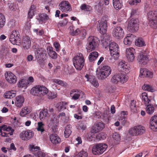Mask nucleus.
<instances>
[{
  "mask_svg": "<svg viewBox=\"0 0 157 157\" xmlns=\"http://www.w3.org/2000/svg\"><path fill=\"white\" fill-rule=\"evenodd\" d=\"M5 77L6 80L10 84L15 83L17 79L16 75L10 71H7L5 73Z\"/></svg>",
  "mask_w": 157,
  "mask_h": 157,
  "instance_id": "4468645a",
  "label": "nucleus"
},
{
  "mask_svg": "<svg viewBox=\"0 0 157 157\" xmlns=\"http://www.w3.org/2000/svg\"><path fill=\"white\" fill-rule=\"evenodd\" d=\"M56 117H57V119L60 118L61 122H63L64 123H66L68 121V117L66 116L65 113L62 112Z\"/></svg>",
  "mask_w": 157,
  "mask_h": 157,
  "instance_id": "f704fd0d",
  "label": "nucleus"
},
{
  "mask_svg": "<svg viewBox=\"0 0 157 157\" xmlns=\"http://www.w3.org/2000/svg\"><path fill=\"white\" fill-rule=\"evenodd\" d=\"M52 81L53 82L63 86H66L67 85L66 83L59 79L53 78L52 79Z\"/></svg>",
  "mask_w": 157,
  "mask_h": 157,
  "instance_id": "de8ad7c7",
  "label": "nucleus"
},
{
  "mask_svg": "<svg viewBox=\"0 0 157 157\" xmlns=\"http://www.w3.org/2000/svg\"><path fill=\"white\" fill-rule=\"evenodd\" d=\"M142 88L145 90L153 92L155 89L152 86L147 84H145L142 86Z\"/></svg>",
  "mask_w": 157,
  "mask_h": 157,
  "instance_id": "c03bdc74",
  "label": "nucleus"
},
{
  "mask_svg": "<svg viewBox=\"0 0 157 157\" xmlns=\"http://www.w3.org/2000/svg\"><path fill=\"white\" fill-rule=\"evenodd\" d=\"M113 6L116 10L120 9L121 8L122 6V0H115L113 1Z\"/></svg>",
  "mask_w": 157,
  "mask_h": 157,
  "instance_id": "58836bf2",
  "label": "nucleus"
},
{
  "mask_svg": "<svg viewBox=\"0 0 157 157\" xmlns=\"http://www.w3.org/2000/svg\"><path fill=\"white\" fill-rule=\"evenodd\" d=\"M133 36L131 34H128L124 38L123 43L125 45H129L132 43L133 40Z\"/></svg>",
  "mask_w": 157,
  "mask_h": 157,
  "instance_id": "473e14b6",
  "label": "nucleus"
},
{
  "mask_svg": "<svg viewBox=\"0 0 157 157\" xmlns=\"http://www.w3.org/2000/svg\"><path fill=\"white\" fill-rule=\"evenodd\" d=\"M79 93L80 91L76 90H73L71 91L70 94L72 99L76 100L80 96Z\"/></svg>",
  "mask_w": 157,
  "mask_h": 157,
  "instance_id": "c9c22d12",
  "label": "nucleus"
},
{
  "mask_svg": "<svg viewBox=\"0 0 157 157\" xmlns=\"http://www.w3.org/2000/svg\"><path fill=\"white\" fill-rule=\"evenodd\" d=\"M8 6L9 9L11 11H14L17 9V4L16 3H12L10 2H8Z\"/></svg>",
  "mask_w": 157,
  "mask_h": 157,
  "instance_id": "8fccbe9b",
  "label": "nucleus"
},
{
  "mask_svg": "<svg viewBox=\"0 0 157 157\" xmlns=\"http://www.w3.org/2000/svg\"><path fill=\"white\" fill-rule=\"evenodd\" d=\"M39 23L42 24L43 23H45L48 20L50 19V18L45 13L40 14L39 17L36 18Z\"/></svg>",
  "mask_w": 157,
  "mask_h": 157,
  "instance_id": "bb28decb",
  "label": "nucleus"
},
{
  "mask_svg": "<svg viewBox=\"0 0 157 157\" xmlns=\"http://www.w3.org/2000/svg\"><path fill=\"white\" fill-rule=\"evenodd\" d=\"M48 92L47 88L43 86L37 85L31 90L30 93L33 95L41 97L45 95Z\"/></svg>",
  "mask_w": 157,
  "mask_h": 157,
  "instance_id": "39448f33",
  "label": "nucleus"
},
{
  "mask_svg": "<svg viewBox=\"0 0 157 157\" xmlns=\"http://www.w3.org/2000/svg\"><path fill=\"white\" fill-rule=\"evenodd\" d=\"M59 9L62 12L68 13L72 10V8L69 2L66 1H63L59 5Z\"/></svg>",
  "mask_w": 157,
  "mask_h": 157,
  "instance_id": "ddd939ff",
  "label": "nucleus"
},
{
  "mask_svg": "<svg viewBox=\"0 0 157 157\" xmlns=\"http://www.w3.org/2000/svg\"><path fill=\"white\" fill-rule=\"evenodd\" d=\"M99 40L95 36H90L87 39L86 45V49L87 52L94 50L98 46Z\"/></svg>",
  "mask_w": 157,
  "mask_h": 157,
  "instance_id": "f257e3e1",
  "label": "nucleus"
},
{
  "mask_svg": "<svg viewBox=\"0 0 157 157\" xmlns=\"http://www.w3.org/2000/svg\"><path fill=\"white\" fill-rule=\"evenodd\" d=\"M45 51L43 48H40L38 49L35 52L36 57V58L39 59H43V56L45 55Z\"/></svg>",
  "mask_w": 157,
  "mask_h": 157,
  "instance_id": "2f4dec72",
  "label": "nucleus"
},
{
  "mask_svg": "<svg viewBox=\"0 0 157 157\" xmlns=\"http://www.w3.org/2000/svg\"><path fill=\"white\" fill-rule=\"evenodd\" d=\"M49 139L51 142L54 145H56L61 142L60 138L56 134H52L49 136Z\"/></svg>",
  "mask_w": 157,
  "mask_h": 157,
  "instance_id": "a878e982",
  "label": "nucleus"
},
{
  "mask_svg": "<svg viewBox=\"0 0 157 157\" xmlns=\"http://www.w3.org/2000/svg\"><path fill=\"white\" fill-rule=\"evenodd\" d=\"M79 127V128L82 130H85L86 128V124L83 123H80Z\"/></svg>",
  "mask_w": 157,
  "mask_h": 157,
  "instance_id": "774afa93",
  "label": "nucleus"
},
{
  "mask_svg": "<svg viewBox=\"0 0 157 157\" xmlns=\"http://www.w3.org/2000/svg\"><path fill=\"white\" fill-rule=\"evenodd\" d=\"M24 101V98L22 96L19 95L16 98L15 104L18 107H21L23 105Z\"/></svg>",
  "mask_w": 157,
  "mask_h": 157,
  "instance_id": "7c9ffc66",
  "label": "nucleus"
},
{
  "mask_svg": "<svg viewBox=\"0 0 157 157\" xmlns=\"http://www.w3.org/2000/svg\"><path fill=\"white\" fill-rule=\"evenodd\" d=\"M128 80V77L126 75L116 73L112 77L111 81L114 84H117L119 83H124L126 82Z\"/></svg>",
  "mask_w": 157,
  "mask_h": 157,
  "instance_id": "0eeeda50",
  "label": "nucleus"
},
{
  "mask_svg": "<svg viewBox=\"0 0 157 157\" xmlns=\"http://www.w3.org/2000/svg\"><path fill=\"white\" fill-rule=\"evenodd\" d=\"M17 92L15 90L8 91L4 94V96L6 98H11L16 96Z\"/></svg>",
  "mask_w": 157,
  "mask_h": 157,
  "instance_id": "e433bc0d",
  "label": "nucleus"
},
{
  "mask_svg": "<svg viewBox=\"0 0 157 157\" xmlns=\"http://www.w3.org/2000/svg\"><path fill=\"white\" fill-rule=\"evenodd\" d=\"M142 101L146 106V110L147 113L151 115L154 112L155 108L151 104V100L145 92L143 93L141 95Z\"/></svg>",
  "mask_w": 157,
  "mask_h": 157,
  "instance_id": "f03ea898",
  "label": "nucleus"
},
{
  "mask_svg": "<svg viewBox=\"0 0 157 157\" xmlns=\"http://www.w3.org/2000/svg\"><path fill=\"white\" fill-rule=\"evenodd\" d=\"M88 154L86 152L82 151L79 152L76 155V157H87Z\"/></svg>",
  "mask_w": 157,
  "mask_h": 157,
  "instance_id": "bf43d9fd",
  "label": "nucleus"
},
{
  "mask_svg": "<svg viewBox=\"0 0 157 157\" xmlns=\"http://www.w3.org/2000/svg\"><path fill=\"white\" fill-rule=\"evenodd\" d=\"M106 134L102 132L97 134L96 136V138L97 139L101 140L105 139L106 137Z\"/></svg>",
  "mask_w": 157,
  "mask_h": 157,
  "instance_id": "5fc2aeb1",
  "label": "nucleus"
},
{
  "mask_svg": "<svg viewBox=\"0 0 157 157\" xmlns=\"http://www.w3.org/2000/svg\"><path fill=\"white\" fill-rule=\"evenodd\" d=\"M107 148V145L104 143H99L94 146L92 151L94 155H100L102 154Z\"/></svg>",
  "mask_w": 157,
  "mask_h": 157,
  "instance_id": "6e6552de",
  "label": "nucleus"
},
{
  "mask_svg": "<svg viewBox=\"0 0 157 157\" xmlns=\"http://www.w3.org/2000/svg\"><path fill=\"white\" fill-rule=\"evenodd\" d=\"M33 135V132L31 130H28L21 132L19 136L22 140H29L32 138Z\"/></svg>",
  "mask_w": 157,
  "mask_h": 157,
  "instance_id": "f3484780",
  "label": "nucleus"
},
{
  "mask_svg": "<svg viewBox=\"0 0 157 157\" xmlns=\"http://www.w3.org/2000/svg\"><path fill=\"white\" fill-rule=\"evenodd\" d=\"M29 148L36 157H45L46 154L43 151H40V147L35 146L33 145H30Z\"/></svg>",
  "mask_w": 157,
  "mask_h": 157,
  "instance_id": "9b49d317",
  "label": "nucleus"
},
{
  "mask_svg": "<svg viewBox=\"0 0 157 157\" xmlns=\"http://www.w3.org/2000/svg\"><path fill=\"white\" fill-rule=\"evenodd\" d=\"M145 75V77L152 78L153 77V73L151 71L147 70V72Z\"/></svg>",
  "mask_w": 157,
  "mask_h": 157,
  "instance_id": "69168bd1",
  "label": "nucleus"
},
{
  "mask_svg": "<svg viewBox=\"0 0 157 157\" xmlns=\"http://www.w3.org/2000/svg\"><path fill=\"white\" fill-rule=\"evenodd\" d=\"M71 125H67L65 128L64 131V136L66 138H68L71 133Z\"/></svg>",
  "mask_w": 157,
  "mask_h": 157,
  "instance_id": "79ce46f5",
  "label": "nucleus"
},
{
  "mask_svg": "<svg viewBox=\"0 0 157 157\" xmlns=\"http://www.w3.org/2000/svg\"><path fill=\"white\" fill-rule=\"evenodd\" d=\"M85 59L82 54L78 53L73 58V64L75 68L80 70L84 66Z\"/></svg>",
  "mask_w": 157,
  "mask_h": 157,
  "instance_id": "20e7f679",
  "label": "nucleus"
},
{
  "mask_svg": "<svg viewBox=\"0 0 157 157\" xmlns=\"http://www.w3.org/2000/svg\"><path fill=\"white\" fill-rule=\"evenodd\" d=\"M139 28V20L136 18H132L128 22L127 29L131 32H134L138 30Z\"/></svg>",
  "mask_w": 157,
  "mask_h": 157,
  "instance_id": "1a4fd4ad",
  "label": "nucleus"
},
{
  "mask_svg": "<svg viewBox=\"0 0 157 157\" xmlns=\"http://www.w3.org/2000/svg\"><path fill=\"white\" fill-rule=\"evenodd\" d=\"M147 69L144 68H141L140 70V76L141 77H145V75L147 72Z\"/></svg>",
  "mask_w": 157,
  "mask_h": 157,
  "instance_id": "052dcab7",
  "label": "nucleus"
},
{
  "mask_svg": "<svg viewBox=\"0 0 157 157\" xmlns=\"http://www.w3.org/2000/svg\"><path fill=\"white\" fill-rule=\"evenodd\" d=\"M47 49L49 56L53 59H56L57 58V55L55 52L53 50L52 48L49 47Z\"/></svg>",
  "mask_w": 157,
  "mask_h": 157,
  "instance_id": "4c0bfd02",
  "label": "nucleus"
},
{
  "mask_svg": "<svg viewBox=\"0 0 157 157\" xmlns=\"http://www.w3.org/2000/svg\"><path fill=\"white\" fill-rule=\"evenodd\" d=\"M36 11V6L34 5H32L28 12L29 17L30 18H32L34 15Z\"/></svg>",
  "mask_w": 157,
  "mask_h": 157,
  "instance_id": "ea45409f",
  "label": "nucleus"
},
{
  "mask_svg": "<svg viewBox=\"0 0 157 157\" xmlns=\"http://www.w3.org/2000/svg\"><path fill=\"white\" fill-rule=\"evenodd\" d=\"M59 120L57 119V117L56 116L53 117L51 120L48 121V125L49 127H50L53 130L56 128L58 124Z\"/></svg>",
  "mask_w": 157,
  "mask_h": 157,
  "instance_id": "4be33fe9",
  "label": "nucleus"
},
{
  "mask_svg": "<svg viewBox=\"0 0 157 157\" xmlns=\"http://www.w3.org/2000/svg\"><path fill=\"white\" fill-rule=\"evenodd\" d=\"M2 126L3 127V130L4 131H6V132L11 131V132H8V134H9L10 135H12L13 132H14V130L13 129H12L11 128V127H7L6 126Z\"/></svg>",
  "mask_w": 157,
  "mask_h": 157,
  "instance_id": "4d7b16f0",
  "label": "nucleus"
},
{
  "mask_svg": "<svg viewBox=\"0 0 157 157\" xmlns=\"http://www.w3.org/2000/svg\"><path fill=\"white\" fill-rule=\"evenodd\" d=\"M54 45L57 52H59L60 50V44L57 42H55L54 43Z\"/></svg>",
  "mask_w": 157,
  "mask_h": 157,
  "instance_id": "338daca9",
  "label": "nucleus"
},
{
  "mask_svg": "<svg viewBox=\"0 0 157 157\" xmlns=\"http://www.w3.org/2000/svg\"><path fill=\"white\" fill-rule=\"evenodd\" d=\"M80 9L81 11L86 13H90L92 10V7L86 4H83L81 6Z\"/></svg>",
  "mask_w": 157,
  "mask_h": 157,
  "instance_id": "c756f323",
  "label": "nucleus"
},
{
  "mask_svg": "<svg viewBox=\"0 0 157 157\" xmlns=\"http://www.w3.org/2000/svg\"><path fill=\"white\" fill-rule=\"evenodd\" d=\"M17 85L18 87L20 88H26L27 86V84L26 82L23 79L19 80Z\"/></svg>",
  "mask_w": 157,
  "mask_h": 157,
  "instance_id": "603ef678",
  "label": "nucleus"
},
{
  "mask_svg": "<svg viewBox=\"0 0 157 157\" xmlns=\"http://www.w3.org/2000/svg\"><path fill=\"white\" fill-rule=\"evenodd\" d=\"M136 101L134 100H132L131 102L130 107L132 112L135 113L136 111Z\"/></svg>",
  "mask_w": 157,
  "mask_h": 157,
  "instance_id": "864d4df0",
  "label": "nucleus"
},
{
  "mask_svg": "<svg viewBox=\"0 0 157 157\" xmlns=\"http://www.w3.org/2000/svg\"><path fill=\"white\" fill-rule=\"evenodd\" d=\"M20 34L18 31L14 30L10 34V41L13 44H17V43L20 41Z\"/></svg>",
  "mask_w": 157,
  "mask_h": 157,
  "instance_id": "f8f14e48",
  "label": "nucleus"
},
{
  "mask_svg": "<svg viewBox=\"0 0 157 157\" xmlns=\"http://www.w3.org/2000/svg\"><path fill=\"white\" fill-rule=\"evenodd\" d=\"M32 111V108L29 106H27L24 107L21 109L20 113V116L23 117H25L26 116L30 114Z\"/></svg>",
  "mask_w": 157,
  "mask_h": 157,
  "instance_id": "b1692460",
  "label": "nucleus"
},
{
  "mask_svg": "<svg viewBox=\"0 0 157 157\" xmlns=\"http://www.w3.org/2000/svg\"><path fill=\"white\" fill-rule=\"evenodd\" d=\"M112 34L116 38L120 39L123 38L124 35V30L121 27L116 26L113 29Z\"/></svg>",
  "mask_w": 157,
  "mask_h": 157,
  "instance_id": "9d476101",
  "label": "nucleus"
},
{
  "mask_svg": "<svg viewBox=\"0 0 157 157\" xmlns=\"http://www.w3.org/2000/svg\"><path fill=\"white\" fill-rule=\"evenodd\" d=\"M118 68L119 70L125 74H127L130 72L129 65L127 62L124 61H122L119 63Z\"/></svg>",
  "mask_w": 157,
  "mask_h": 157,
  "instance_id": "2eb2a0df",
  "label": "nucleus"
},
{
  "mask_svg": "<svg viewBox=\"0 0 157 157\" xmlns=\"http://www.w3.org/2000/svg\"><path fill=\"white\" fill-rule=\"evenodd\" d=\"M149 127L151 130L157 131V115L153 116L151 118Z\"/></svg>",
  "mask_w": 157,
  "mask_h": 157,
  "instance_id": "412c9836",
  "label": "nucleus"
},
{
  "mask_svg": "<svg viewBox=\"0 0 157 157\" xmlns=\"http://www.w3.org/2000/svg\"><path fill=\"white\" fill-rule=\"evenodd\" d=\"M48 96L49 99H53L56 97V94L51 92H48Z\"/></svg>",
  "mask_w": 157,
  "mask_h": 157,
  "instance_id": "680f3d73",
  "label": "nucleus"
},
{
  "mask_svg": "<svg viewBox=\"0 0 157 157\" xmlns=\"http://www.w3.org/2000/svg\"><path fill=\"white\" fill-rule=\"evenodd\" d=\"M6 18L5 17L0 13V29L2 28L6 23Z\"/></svg>",
  "mask_w": 157,
  "mask_h": 157,
  "instance_id": "3c124183",
  "label": "nucleus"
},
{
  "mask_svg": "<svg viewBox=\"0 0 157 157\" xmlns=\"http://www.w3.org/2000/svg\"><path fill=\"white\" fill-rule=\"evenodd\" d=\"M44 124L42 122L38 123V127L37 129L38 131L40 132L41 133L44 131Z\"/></svg>",
  "mask_w": 157,
  "mask_h": 157,
  "instance_id": "6e6d98bb",
  "label": "nucleus"
},
{
  "mask_svg": "<svg viewBox=\"0 0 157 157\" xmlns=\"http://www.w3.org/2000/svg\"><path fill=\"white\" fill-rule=\"evenodd\" d=\"M137 135L142 134L145 132V128L142 126L139 125L136 126Z\"/></svg>",
  "mask_w": 157,
  "mask_h": 157,
  "instance_id": "49530a36",
  "label": "nucleus"
},
{
  "mask_svg": "<svg viewBox=\"0 0 157 157\" xmlns=\"http://www.w3.org/2000/svg\"><path fill=\"white\" fill-rule=\"evenodd\" d=\"M31 44V39L29 36L23 38L21 44L22 47L25 49H28L30 47Z\"/></svg>",
  "mask_w": 157,
  "mask_h": 157,
  "instance_id": "5701e85b",
  "label": "nucleus"
},
{
  "mask_svg": "<svg viewBox=\"0 0 157 157\" xmlns=\"http://www.w3.org/2000/svg\"><path fill=\"white\" fill-rule=\"evenodd\" d=\"M16 20L14 19H10L8 22L7 26L9 28H13L17 25Z\"/></svg>",
  "mask_w": 157,
  "mask_h": 157,
  "instance_id": "09e8293b",
  "label": "nucleus"
},
{
  "mask_svg": "<svg viewBox=\"0 0 157 157\" xmlns=\"http://www.w3.org/2000/svg\"><path fill=\"white\" fill-rule=\"evenodd\" d=\"M70 29L71 30V33L72 35H77L80 34L81 35H82L83 38H84L86 35V30L84 29H77L75 30L73 29V27H71Z\"/></svg>",
  "mask_w": 157,
  "mask_h": 157,
  "instance_id": "aec40b11",
  "label": "nucleus"
},
{
  "mask_svg": "<svg viewBox=\"0 0 157 157\" xmlns=\"http://www.w3.org/2000/svg\"><path fill=\"white\" fill-rule=\"evenodd\" d=\"M85 77L87 79L86 81L89 82L91 84L96 87L98 86V83L94 76L86 74Z\"/></svg>",
  "mask_w": 157,
  "mask_h": 157,
  "instance_id": "393cba45",
  "label": "nucleus"
},
{
  "mask_svg": "<svg viewBox=\"0 0 157 157\" xmlns=\"http://www.w3.org/2000/svg\"><path fill=\"white\" fill-rule=\"evenodd\" d=\"M136 132V126L133 128H130L128 130V133L129 134L132 136H137V133Z\"/></svg>",
  "mask_w": 157,
  "mask_h": 157,
  "instance_id": "13d9d810",
  "label": "nucleus"
},
{
  "mask_svg": "<svg viewBox=\"0 0 157 157\" xmlns=\"http://www.w3.org/2000/svg\"><path fill=\"white\" fill-rule=\"evenodd\" d=\"M99 26L98 28V30L101 34H105L107 31V22L106 20L102 18L99 22Z\"/></svg>",
  "mask_w": 157,
  "mask_h": 157,
  "instance_id": "dca6fc26",
  "label": "nucleus"
},
{
  "mask_svg": "<svg viewBox=\"0 0 157 157\" xmlns=\"http://www.w3.org/2000/svg\"><path fill=\"white\" fill-rule=\"evenodd\" d=\"M141 2V0H128V2L131 5H136Z\"/></svg>",
  "mask_w": 157,
  "mask_h": 157,
  "instance_id": "e2e57ef3",
  "label": "nucleus"
},
{
  "mask_svg": "<svg viewBox=\"0 0 157 157\" xmlns=\"http://www.w3.org/2000/svg\"><path fill=\"white\" fill-rule=\"evenodd\" d=\"M48 115V110L45 109L40 111L39 117L41 121H43L47 118Z\"/></svg>",
  "mask_w": 157,
  "mask_h": 157,
  "instance_id": "72a5a7b5",
  "label": "nucleus"
},
{
  "mask_svg": "<svg viewBox=\"0 0 157 157\" xmlns=\"http://www.w3.org/2000/svg\"><path fill=\"white\" fill-rule=\"evenodd\" d=\"M149 51L148 50L144 51L142 53L139 58V62L140 63L144 65L147 63L149 59Z\"/></svg>",
  "mask_w": 157,
  "mask_h": 157,
  "instance_id": "6ab92c4d",
  "label": "nucleus"
},
{
  "mask_svg": "<svg viewBox=\"0 0 157 157\" xmlns=\"http://www.w3.org/2000/svg\"><path fill=\"white\" fill-rule=\"evenodd\" d=\"M108 47L111 57L118 59L119 56V48L118 44L114 42H110Z\"/></svg>",
  "mask_w": 157,
  "mask_h": 157,
  "instance_id": "423d86ee",
  "label": "nucleus"
},
{
  "mask_svg": "<svg viewBox=\"0 0 157 157\" xmlns=\"http://www.w3.org/2000/svg\"><path fill=\"white\" fill-rule=\"evenodd\" d=\"M3 127L2 126L0 127V133H1V135L3 137H7L9 136L8 133V132H2V130H3Z\"/></svg>",
  "mask_w": 157,
  "mask_h": 157,
  "instance_id": "0e129e2a",
  "label": "nucleus"
},
{
  "mask_svg": "<svg viewBox=\"0 0 157 157\" xmlns=\"http://www.w3.org/2000/svg\"><path fill=\"white\" fill-rule=\"evenodd\" d=\"M136 46L139 47H142L146 45L143 39L139 38L136 39L135 42Z\"/></svg>",
  "mask_w": 157,
  "mask_h": 157,
  "instance_id": "a19ab883",
  "label": "nucleus"
},
{
  "mask_svg": "<svg viewBox=\"0 0 157 157\" xmlns=\"http://www.w3.org/2000/svg\"><path fill=\"white\" fill-rule=\"evenodd\" d=\"M112 70L111 68L109 66H103L100 69L99 71L97 69L96 73L98 78L101 80H103L106 78L111 74Z\"/></svg>",
  "mask_w": 157,
  "mask_h": 157,
  "instance_id": "7ed1b4c3",
  "label": "nucleus"
},
{
  "mask_svg": "<svg viewBox=\"0 0 157 157\" xmlns=\"http://www.w3.org/2000/svg\"><path fill=\"white\" fill-rule=\"evenodd\" d=\"M112 136L113 141L115 144L119 143L121 140V137L120 135L118 133H115L113 134Z\"/></svg>",
  "mask_w": 157,
  "mask_h": 157,
  "instance_id": "a18cd8bd",
  "label": "nucleus"
},
{
  "mask_svg": "<svg viewBox=\"0 0 157 157\" xmlns=\"http://www.w3.org/2000/svg\"><path fill=\"white\" fill-rule=\"evenodd\" d=\"M98 56V53L97 52H93L91 53L89 56L90 62H92L96 59Z\"/></svg>",
  "mask_w": 157,
  "mask_h": 157,
  "instance_id": "37998d69",
  "label": "nucleus"
},
{
  "mask_svg": "<svg viewBox=\"0 0 157 157\" xmlns=\"http://www.w3.org/2000/svg\"><path fill=\"white\" fill-rule=\"evenodd\" d=\"M67 103L65 102H60L57 103L56 107L59 112L63 111L67 108L66 105Z\"/></svg>",
  "mask_w": 157,
  "mask_h": 157,
  "instance_id": "c85d7f7f",
  "label": "nucleus"
},
{
  "mask_svg": "<svg viewBox=\"0 0 157 157\" xmlns=\"http://www.w3.org/2000/svg\"><path fill=\"white\" fill-rule=\"evenodd\" d=\"M105 127L104 124L101 122L96 124L93 128L92 132L93 133H96L102 130Z\"/></svg>",
  "mask_w": 157,
  "mask_h": 157,
  "instance_id": "cd10ccee",
  "label": "nucleus"
},
{
  "mask_svg": "<svg viewBox=\"0 0 157 157\" xmlns=\"http://www.w3.org/2000/svg\"><path fill=\"white\" fill-rule=\"evenodd\" d=\"M135 53V49L132 48H127L126 50V55L128 61L132 62L134 59V54Z\"/></svg>",
  "mask_w": 157,
  "mask_h": 157,
  "instance_id": "a211bd4d",
  "label": "nucleus"
}]
</instances>
